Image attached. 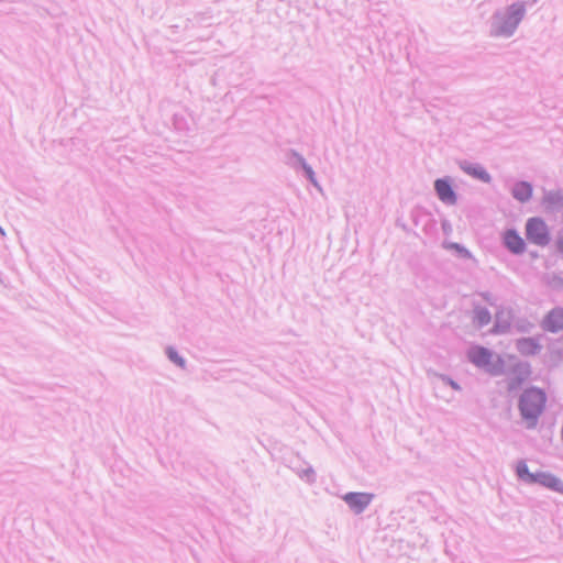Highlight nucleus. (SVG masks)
Returning <instances> with one entry per match:
<instances>
[{"instance_id":"nucleus-9","label":"nucleus","mask_w":563,"mask_h":563,"mask_svg":"<svg viewBox=\"0 0 563 563\" xmlns=\"http://www.w3.org/2000/svg\"><path fill=\"white\" fill-rule=\"evenodd\" d=\"M511 311L509 309H499L496 312V323L494 327L495 332H501L509 328L510 320H511Z\"/></svg>"},{"instance_id":"nucleus-12","label":"nucleus","mask_w":563,"mask_h":563,"mask_svg":"<svg viewBox=\"0 0 563 563\" xmlns=\"http://www.w3.org/2000/svg\"><path fill=\"white\" fill-rule=\"evenodd\" d=\"M516 472L518 477L529 484H534L536 473H530L526 462L521 461L517 464Z\"/></svg>"},{"instance_id":"nucleus-11","label":"nucleus","mask_w":563,"mask_h":563,"mask_svg":"<svg viewBox=\"0 0 563 563\" xmlns=\"http://www.w3.org/2000/svg\"><path fill=\"white\" fill-rule=\"evenodd\" d=\"M517 346H518L519 352L523 355L536 354L540 349L539 343L534 339H531V338H526V339L519 340L517 343Z\"/></svg>"},{"instance_id":"nucleus-10","label":"nucleus","mask_w":563,"mask_h":563,"mask_svg":"<svg viewBox=\"0 0 563 563\" xmlns=\"http://www.w3.org/2000/svg\"><path fill=\"white\" fill-rule=\"evenodd\" d=\"M512 195L521 202L528 201L532 196V187L526 181L518 183L512 189Z\"/></svg>"},{"instance_id":"nucleus-3","label":"nucleus","mask_w":563,"mask_h":563,"mask_svg":"<svg viewBox=\"0 0 563 563\" xmlns=\"http://www.w3.org/2000/svg\"><path fill=\"white\" fill-rule=\"evenodd\" d=\"M343 499L355 512H362L372 501V495L366 493H349Z\"/></svg>"},{"instance_id":"nucleus-16","label":"nucleus","mask_w":563,"mask_h":563,"mask_svg":"<svg viewBox=\"0 0 563 563\" xmlns=\"http://www.w3.org/2000/svg\"><path fill=\"white\" fill-rule=\"evenodd\" d=\"M168 356H169V358H170L173 362L177 363L178 365H180V366H183V365H184V360H183V358H180V357L178 356L177 352H175L174 350H172V349H170V350H168Z\"/></svg>"},{"instance_id":"nucleus-8","label":"nucleus","mask_w":563,"mask_h":563,"mask_svg":"<svg viewBox=\"0 0 563 563\" xmlns=\"http://www.w3.org/2000/svg\"><path fill=\"white\" fill-rule=\"evenodd\" d=\"M470 360L477 366H486L490 363L492 354L484 347L475 346L468 352Z\"/></svg>"},{"instance_id":"nucleus-15","label":"nucleus","mask_w":563,"mask_h":563,"mask_svg":"<svg viewBox=\"0 0 563 563\" xmlns=\"http://www.w3.org/2000/svg\"><path fill=\"white\" fill-rule=\"evenodd\" d=\"M525 14V8L522 4H514L510 7V19L517 24Z\"/></svg>"},{"instance_id":"nucleus-14","label":"nucleus","mask_w":563,"mask_h":563,"mask_svg":"<svg viewBox=\"0 0 563 563\" xmlns=\"http://www.w3.org/2000/svg\"><path fill=\"white\" fill-rule=\"evenodd\" d=\"M490 313L482 307H477L474 311V322L479 325H487L490 322Z\"/></svg>"},{"instance_id":"nucleus-6","label":"nucleus","mask_w":563,"mask_h":563,"mask_svg":"<svg viewBox=\"0 0 563 563\" xmlns=\"http://www.w3.org/2000/svg\"><path fill=\"white\" fill-rule=\"evenodd\" d=\"M435 191L443 202L455 203L456 197L451 185L444 179H438L434 184Z\"/></svg>"},{"instance_id":"nucleus-13","label":"nucleus","mask_w":563,"mask_h":563,"mask_svg":"<svg viewBox=\"0 0 563 563\" xmlns=\"http://www.w3.org/2000/svg\"><path fill=\"white\" fill-rule=\"evenodd\" d=\"M463 169L467 174H470V175H472V176H474V177H476V178H478V179H481L483 181H489L490 180V177H489L488 173L482 166H478V165H475V166L466 165V166H463Z\"/></svg>"},{"instance_id":"nucleus-1","label":"nucleus","mask_w":563,"mask_h":563,"mask_svg":"<svg viewBox=\"0 0 563 563\" xmlns=\"http://www.w3.org/2000/svg\"><path fill=\"white\" fill-rule=\"evenodd\" d=\"M545 405V395L537 388L527 389L521 398L519 408L528 427H534L538 417L543 411Z\"/></svg>"},{"instance_id":"nucleus-4","label":"nucleus","mask_w":563,"mask_h":563,"mask_svg":"<svg viewBox=\"0 0 563 563\" xmlns=\"http://www.w3.org/2000/svg\"><path fill=\"white\" fill-rule=\"evenodd\" d=\"M543 328L550 332H558L563 329V309H552L543 320Z\"/></svg>"},{"instance_id":"nucleus-7","label":"nucleus","mask_w":563,"mask_h":563,"mask_svg":"<svg viewBox=\"0 0 563 563\" xmlns=\"http://www.w3.org/2000/svg\"><path fill=\"white\" fill-rule=\"evenodd\" d=\"M536 483L556 492H563V486L560 479L550 473H536L534 484Z\"/></svg>"},{"instance_id":"nucleus-2","label":"nucleus","mask_w":563,"mask_h":563,"mask_svg":"<svg viewBox=\"0 0 563 563\" xmlns=\"http://www.w3.org/2000/svg\"><path fill=\"white\" fill-rule=\"evenodd\" d=\"M526 236L531 243L539 246H545L551 240L548 224L539 217L527 220Z\"/></svg>"},{"instance_id":"nucleus-5","label":"nucleus","mask_w":563,"mask_h":563,"mask_svg":"<svg viewBox=\"0 0 563 563\" xmlns=\"http://www.w3.org/2000/svg\"><path fill=\"white\" fill-rule=\"evenodd\" d=\"M504 242L508 250L516 254L522 253L526 249L523 239L515 230L505 232Z\"/></svg>"}]
</instances>
